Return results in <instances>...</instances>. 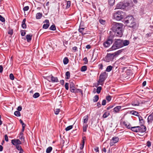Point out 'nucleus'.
Returning <instances> with one entry per match:
<instances>
[{"label": "nucleus", "mask_w": 153, "mask_h": 153, "mask_svg": "<svg viewBox=\"0 0 153 153\" xmlns=\"http://www.w3.org/2000/svg\"><path fill=\"white\" fill-rule=\"evenodd\" d=\"M123 24L114 22L112 25L111 30L117 36L121 37L123 35Z\"/></svg>", "instance_id": "1"}, {"label": "nucleus", "mask_w": 153, "mask_h": 153, "mask_svg": "<svg viewBox=\"0 0 153 153\" xmlns=\"http://www.w3.org/2000/svg\"><path fill=\"white\" fill-rule=\"evenodd\" d=\"M125 24L128 27L136 28V23L134 19L132 16H128L126 17L124 20Z\"/></svg>", "instance_id": "2"}, {"label": "nucleus", "mask_w": 153, "mask_h": 153, "mask_svg": "<svg viewBox=\"0 0 153 153\" xmlns=\"http://www.w3.org/2000/svg\"><path fill=\"white\" fill-rule=\"evenodd\" d=\"M122 40L115 39L111 49L112 50H114L121 48L122 47Z\"/></svg>", "instance_id": "3"}, {"label": "nucleus", "mask_w": 153, "mask_h": 153, "mask_svg": "<svg viewBox=\"0 0 153 153\" xmlns=\"http://www.w3.org/2000/svg\"><path fill=\"white\" fill-rule=\"evenodd\" d=\"M131 130L135 132L143 133L146 130V128L145 126H136L132 127Z\"/></svg>", "instance_id": "4"}, {"label": "nucleus", "mask_w": 153, "mask_h": 153, "mask_svg": "<svg viewBox=\"0 0 153 153\" xmlns=\"http://www.w3.org/2000/svg\"><path fill=\"white\" fill-rule=\"evenodd\" d=\"M114 37V35L111 34L108 37L106 40L103 44V45L105 48L109 47L112 43Z\"/></svg>", "instance_id": "5"}, {"label": "nucleus", "mask_w": 153, "mask_h": 153, "mask_svg": "<svg viewBox=\"0 0 153 153\" xmlns=\"http://www.w3.org/2000/svg\"><path fill=\"white\" fill-rule=\"evenodd\" d=\"M106 78L107 75L106 72L101 73L100 75L99 79L97 83V86H96L97 87L99 85H102Z\"/></svg>", "instance_id": "6"}, {"label": "nucleus", "mask_w": 153, "mask_h": 153, "mask_svg": "<svg viewBox=\"0 0 153 153\" xmlns=\"http://www.w3.org/2000/svg\"><path fill=\"white\" fill-rule=\"evenodd\" d=\"M124 15V13L123 11L121 10H118L114 13V17L116 20L120 21L123 18Z\"/></svg>", "instance_id": "7"}, {"label": "nucleus", "mask_w": 153, "mask_h": 153, "mask_svg": "<svg viewBox=\"0 0 153 153\" xmlns=\"http://www.w3.org/2000/svg\"><path fill=\"white\" fill-rule=\"evenodd\" d=\"M113 53H107L105 57L103 58L104 60L106 62L112 61L115 56Z\"/></svg>", "instance_id": "8"}, {"label": "nucleus", "mask_w": 153, "mask_h": 153, "mask_svg": "<svg viewBox=\"0 0 153 153\" xmlns=\"http://www.w3.org/2000/svg\"><path fill=\"white\" fill-rule=\"evenodd\" d=\"M86 30V27H84L83 26L81 25V24H80L78 30L79 33H81L82 36H84L87 33V31Z\"/></svg>", "instance_id": "9"}, {"label": "nucleus", "mask_w": 153, "mask_h": 153, "mask_svg": "<svg viewBox=\"0 0 153 153\" xmlns=\"http://www.w3.org/2000/svg\"><path fill=\"white\" fill-rule=\"evenodd\" d=\"M119 140V138L118 137H113L111 140V141L110 143V145L111 146H113L115 143H117Z\"/></svg>", "instance_id": "10"}, {"label": "nucleus", "mask_w": 153, "mask_h": 153, "mask_svg": "<svg viewBox=\"0 0 153 153\" xmlns=\"http://www.w3.org/2000/svg\"><path fill=\"white\" fill-rule=\"evenodd\" d=\"M123 5L124 7V9H125L126 7L129 6L130 4H132V6H133V3L131 0H128L126 1H125L123 2Z\"/></svg>", "instance_id": "11"}, {"label": "nucleus", "mask_w": 153, "mask_h": 153, "mask_svg": "<svg viewBox=\"0 0 153 153\" xmlns=\"http://www.w3.org/2000/svg\"><path fill=\"white\" fill-rule=\"evenodd\" d=\"M11 143L13 145L15 146L16 147L17 146H19V145L21 144V141L19 139L12 140H11Z\"/></svg>", "instance_id": "12"}, {"label": "nucleus", "mask_w": 153, "mask_h": 153, "mask_svg": "<svg viewBox=\"0 0 153 153\" xmlns=\"http://www.w3.org/2000/svg\"><path fill=\"white\" fill-rule=\"evenodd\" d=\"M51 78L50 80L49 81V82H59L58 79L57 77H54L51 74V76H48V78Z\"/></svg>", "instance_id": "13"}, {"label": "nucleus", "mask_w": 153, "mask_h": 153, "mask_svg": "<svg viewBox=\"0 0 153 153\" xmlns=\"http://www.w3.org/2000/svg\"><path fill=\"white\" fill-rule=\"evenodd\" d=\"M153 122V112L148 116L147 118V122L150 124Z\"/></svg>", "instance_id": "14"}, {"label": "nucleus", "mask_w": 153, "mask_h": 153, "mask_svg": "<svg viewBox=\"0 0 153 153\" xmlns=\"http://www.w3.org/2000/svg\"><path fill=\"white\" fill-rule=\"evenodd\" d=\"M117 8L119 9H124V7L123 2H120L117 5Z\"/></svg>", "instance_id": "15"}, {"label": "nucleus", "mask_w": 153, "mask_h": 153, "mask_svg": "<svg viewBox=\"0 0 153 153\" xmlns=\"http://www.w3.org/2000/svg\"><path fill=\"white\" fill-rule=\"evenodd\" d=\"M131 105L134 106H138L140 105V102L138 100H136L132 102Z\"/></svg>", "instance_id": "16"}, {"label": "nucleus", "mask_w": 153, "mask_h": 153, "mask_svg": "<svg viewBox=\"0 0 153 153\" xmlns=\"http://www.w3.org/2000/svg\"><path fill=\"white\" fill-rule=\"evenodd\" d=\"M124 50V49H123L119 50L113 53L115 57L117 56L120 54L122 52H123Z\"/></svg>", "instance_id": "17"}, {"label": "nucleus", "mask_w": 153, "mask_h": 153, "mask_svg": "<svg viewBox=\"0 0 153 153\" xmlns=\"http://www.w3.org/2000/svg\"><path fill=\"white\" fill-rule=\"evenodd\" d=\"M123 124L126 127V128L131 129V128L132 127L131 126V125L130 123H128L124 121L123 123Z\"/></svg>", "instance_id": "18"}, {"label": "nucleus", "mask_w": 153, "mask_h": 153, "mask_svg": "<svg viewBox=\"0 0 153 153\" xmlns=\"http://www.w3.org/2000/svg\"><path fill=\"white\" fill-rule=\"evenodd\" d=\"M76 88L74 83H71L70 85V90L72 93H73Z\"/></svg>", "instance_id": "19"}, {"label": "nucleus", "mask_w": 153, "mask_h": 153, "mask_svg": "<svg viewBox=\"0 0 153 153\" xmlns=\"http://www.w3.org/2000/svg\"><path fill=\"white\" fill-rule=\"evenodd\" d=\"M129 41L128 40H122V47L124 46L128 45L129 44Z\"/></svg>", "instance_id": "20"}, {"label": "nucleus", "mask_w": 153, "mask_h": 153, "mask_svg": "<svg viewBox=\"0 0 153 153\" xmlns=\"http://www.w3.org/2000/svg\"><path fill=\"white\" fill-rule=\"evenodd\" d=\"M121 109V106H118L115 107L113 109V111L115 113H118Z\"/></svg>", "instance_id": "21"}, {"label": "nucleus", "mask_w": 153, "mask_h": 153, "mask_svg": "<svg viewBox=\"0 0 153 153\" xmlns=\"http://www.w3.org/2000/svg\"><path fill=\"white\" fill-rule=\"evenodd\" d=\"M32 37V35L31 34H27L26 36V39L28 42H29L31 41Z\"/></svg>", "instance_id": "22"}, {"label": "nucleus", "mask_w": 153, "mask_h": 153, "mask_svg": "<svg viewBox=\"0 0 153 153\" xmlns=\"http://www.w3.org/2000/svg\"><path fill=\"white\" fill-rule=\"evenodd\" d=\"M26 21V19L25 18L23 19L22 22V27L24 29H25L26 28V25L25 23Z\"/></svg>", "instance_id": "23"}, {"label": "nucleus", "mask_w": 153, "mask_h": 153, "mask_svg": "<svg viewBox=\"0 0 153 153\" xmlns=\"http://www.w3.org/2000/svg\"><path fill=\"white\" fill-rule=\"evenodd\" d=\"M16 148L19 151V153H23L24 152V150L22 148L21 146H17Z\"/></svg>", "instance_id": "24"}, {"label": "nucleus", "mask_w": 153, "mask_h": 153, "mask_svg": "<svg viewBox=\"0 0 153 153\" xmlns=\"http://www.w3.org/2000/svg\"><path fill=\"white\" fill-rule=\"evenodd\" d=\"M42 16V13H38L36 14V17L37 19H41Z\"/></svg>", "instance_id": "25"}, {"label": "nucleus", "mask_w": 153, "mask_h": 153, "mask_svg": "<svg viewBox=\"0 0 153 153\" xmlns=\"http://www.w3.org/2000/svg\"><path fill=\"white\" fill-rule=\"evenodd\" d=\"M80 93L82 95H83V92L82 90L81 89H79L77 88H75V91H74L73 93Z\"/></svg>", "instance_id": "26"}, {"label": "nucleus", "mask_w": 153, "mask_h": 153, "mask_svg": "<svg viewBox=\"0 0 153 153\" xmlns=\"http://www.w3.org/2000/svg\"><path fill=\"white\" fill-rule=\"evenodd\" d=\"M88 115H86L83 117V122L84 123H86L88 121Z\"/></svg>", "instance_id": "27"}, {"label": "nucleus", "mask_w": 153, "mask_h": 153, "mask_svg": "<svg viewBox=\"0 0 153 153\" xmlns=\"http://www.w3.org/2000/svg\"><path fill=\"white\" fill-rule=\"evenodd\" d=\"M19 138L22 141H24V137L23 136V134L22 131H21L20 133Z\"/></svg>", "instance_id": "28"}, {"label": "nucleus", "mask_w": 153, "mask_h": 153, "mask_svg": "<svg viewBox=\"0 0 153 153\" xmlns=\"http://www.w3.org/2000/svg\"><path fill=\"white\" fill-rule=\"evenodd\" d=\"M69 62V59L68 57H65L63 60V63L64 65L67 64Z\"/></svg>", "instance_id": "29"}, {"label": "nucleus", "mask_w": 153, "mask_h": 153, "mask_svg": "<svg viewBox=\"0 0 153 153\" xmlns=\"http://www.w3.org/2000/svg\"><path fill=\"white\" fill-rule=\"evenodd\" d=\"M110 114V113L108 111H106L103 114L102 117L104 118L107 117Z\"/></svg>", "instance_id": "30"}, {"label": "nucleus", "mask_w": 153, "mask_h": 153, "mask_svg": "<svg viewBox=\"0 0 153 153\" xmlns=\"http://www.w3.org/2000/svg\"><path fill=\"white\" fill-rule=\"evenodd\" d=\"M99 99L98 95L95 96L93 98V101L94 102H96L98 101Z\"/></svg>", "instance_id": "31"}, {"label": "nucleus", "mask_w": 153, "mask_h": 153, "mask_svg": "<svg viewBox=\"0 0 153 153\" xmlns=\"http://www.w3.org/2000/svg\"><path fill=\"white\" fill-rule=\"evenodd\" d=\"M131 113L133 115L137 116H139V114L137 112L134 111H132L131 112Z\"/></svg>", "instance_id": "32"}, {"label": "nucleus", "mask_w": 153, "mask_h": 153, "mask_svg": "<svg viewBox=\"0 0 153 153\" xmlns=\"http://www.w3.org/2000/svg\"><path fill=\"white\" fill-rule=\"evenodd\" d=\"M99 22L103 25H104L106 24V21L102 19H100L99 20Z\"/></svg>", "instance_id": "33"}, {"label": "nucleus", "mask_w": 153, "mask_h": 153, "mask_svg": "<svg viewBox=\"0 0 153 153\" xmlns=\"http://www.w3.org/2000/svg\"><path fill=\"white\" fill-rule=\"evenodd\" d=\"M51 30L55 31L56 30V27L55 25H52L49 28Z\"/></svg>", "instance_id": "34"}, {"label": "nucleus", "mask_w": 153, "mask_h": 153, "mask_svg": "<svg viewBox=\"0 0 153 153\" xmlns=\"http://www.w3.org/2000/svg\"><path fill=\"white\" fill-rule=\"evenodd\" d=\"M113 67L111 65L107 66L106 71L107 72H109L112 69Z\"/></svg>", "instance_id": "35"}, {"label": "nucleus", "mask_w": 153, "mask_h": 153, "mask_svg": "<svg viewBox=\"0 0 153 153\" xmlns=\"http://www.w3.org/2000/svg\"><path fill=\"white\" fill-rule=\"evenodd\" d=\"M87 70V66L86 65H84L81 68V71L82 72H84L86 71Z\"/></svg>", "instance_id": "36"}, {"label": "nucleus", "mask_w": 153, "mask_h": 153, "mask_svg": "<svg viewBox=\"0 0 153 153\" xmlns=\"http://www.w3.org/2000/svg\"><path fill=\"white\" fill-rule=\"evenodd\" d=\"M115 0H108L109 4L111 6H112L114 3Z\"/></svg>", "instance_id": "37"}, {"label": "nucleus", "mask_w": 153, "mask_h": 153, "mask_svg": "<svg viewBox=\"0 0 153 153\" xmlns=\"http://www.w3.org/2000/svg\"><path fill=\"white\" fill-rule=\"evenodd\" d=\"M85 140H82V144H80V149H83L84 144H85Z\"/></svg>", "instance_id": "38"}, {"label": "nucleus", "mask_w": 153, "mask_h": 153, "mask_svg": "<svg viewBox=\"0 0 153 153\" xmlns=\"http://www.w3.org/2000/svg\"><path fill=\"white\" fill-rule=\"evenodd\" d=\"M140 121V126H144V125L145 123V121L143 119H141Z\"/></svg>", "instance_id": "39"}, {"label": "nucleus", "mask_w": 153, "mask_h": 153, "mask_svg": "<svg viewBox=\"0 0 153 153\" xmlns=\"http://www.w3.org/2000/svg\"><path fill=\"white\" fill-rule=\"evenodd\" d=\"M8 33V34L12 35L13 33V30L11 28H9Z\"/></svg>", "instance_id": "40"}, {"label": "nucleus", "mask_w": 153, "mask_h": 153, "mask_svg": "<svg viewBox=\"0 0 153 153\" xmlns=\"http://www.w3.org/2000/svg\"><path fill=\"white\" fill-rule=\"evenodd\" d=\"M65 76H66V79H69L70 76V73L69 71H67L66 72Z\"/></svg>", "instance_id": "41"}, {"label": "nucleus", "mask_w": 153, "mask_h": 153, "mask_svg": "<svg viewBox=\"0 0 153 153\" xmlns=\"http://www.w3.org/2000/svg\"><path fill=\"white\" fill-rule=\"evenodd\" d=\"M40 96L39 94L38 93L36 92L33 95V97L35 98H36L39 97Z\"/></svg>", "instance_id": "42"}, {"label": "nucleus", "mask_w": 153, "mask_h": 153, "mask_svg": "<svg viewBox=\"0 0 153 153\" xmlns=\"http://www.w3.org/2000/svg\"><path fill=\"white\" fill-rule=\"evenodd\" d=\"M14 114L17 117H20L21 116L20 112L18 111H15L14 113Z\"/></svg>", "instance_id": "43"}, {"label": "nucleus", "mask_w": 153, "mask_h": 153, "mask_svg": "<svg viewBox=\"0 0 153 153\" xmlns=\"http://www.w3.org/2000/svg\"><path fill=\"white\" fill-rule=\"evenodd\" d=\"M88 127V125L86 124L84 125L83 126V131L85 132L87 131V129Z\"/></svg>", "instance_id": "44"}, {"label": "nucleus", "mask_w": 153, "mask_h": 153, "mask_svg": "<svg viewBox=\"0 0 153 153\" xmlns=\"http://www.w3.org/2000/svg\"><path fill=\"white\" fill-rule=\"evenodd\" d=\"M103 65L102 63H100L98 65V67L100 70H102L103 69Z\"/></svg>", "instance_id": "45"}, {"label": "nucleus", "mask_w": 153, "mask_h": 153, "mask_svg": "<svg viewBox=\"0 0 153 153\" xmlns=\"http://www.w3.org/2000/svg\"><path fill=\"white\" fill-rule=\"evenodd\" d=\"M102 89V88L101 86L98 87L97 89V94H99L100 93L101 90Z\"/></svg>", "instance_id": "46"}, {"label": "nucleus", "mask_w": 153, "mask_h": 153, "mask_svg": "<svg viewBox=\"0 0 153 153\" xmlns=\"http://www.w3.org/2000/svg\"><path fill=\"white\" fill-rule=\"evenodd\" d=\"M73 126L71 125L69 126L68 127H67L65 129V130L66 131H67L70 130L71 129L73 128Z\"/></svg>", "instance_id": "47"}, {"label": "nucleus", "mask_w": 153, "mask_h": 153, "mask_svg": "<svg viewBox=\"0 0 153 153\" xmlns=\"http://www.w3.org/2000/svg\"><path fill=\"white\" fill-rule=\"evenodd\" d=\"M111 97L110 95H108L106 97V99L107 100L108 102H110L111 99Z\"/></svg>", "instance_id": "48"}, {"label": "nucleus", "mask_w": 153, "mask_h": 153, "mask_svg": "<svg viewBox=\"0 0 153 153\" xmlns=\"http://www.w3.org/2000/svg\"><path fill=\"white\" fill-rule=\"evenodd\" d=\"M71 2L70 1H67L66 4V8H69L71 6Z\"/></svg>", "instance_id": "49"}, {"label": "nucleus", "mask_w": 153, "mask_h": 153, "mask_svg": "<svg viewBox=\"0 0 153 153\" xmlns=\"http://www.w3.org/2000/svg\"><path fill=\"white\" fill-rule=\"evenodd\" d=\"M25 31V30H21L20 32H21V35L22 36H24L25 35V34H26Z\"/></svg>", "instance_id": "50"}, {"label": "nucleus", "mask_w": 153, "mask_h": 153, "mask_svg": "<svg viewBox=\"0 0 153 153\" xmlns=\"http://www.w3.org/2000/svg\"><path fill=\"white\" fill-rule=\"evenodd\" d=\"M83 60L84 61V64H86L88 62V60L87 57H85L83 58Z\"/></svg>", "instance_id": "51"}, {"label": "nucleus", "mask_w": 153, "mask_h": 153, "mask_svg": "<svg viewBox=\"0 0 153 153\" xmlns=\"http://www.w3.org/2000/svg\"><path fill=\"white\" fill-rule=\"evenodd\" d=\"M10 78L12 80H13L14 79V76L12 74H10L9 76Z\"/></svg>", "instance_id": "52"}, {"label": "nucleus", "mask_w": 153, "mask_h": 153, "mask_svg": "<svg viewBox=\"0 0 153 153\" xmlns=\"http://www.w3.org/2000/svg\"><path fill=\"white\" fill-rule=\"evenodd\" d=\"M59 109H56L54 110L55 114L56 115H57L59 114Z\"/></svg>", "instance_id": "53"}, {"label": "nucleus", "mask_w": 153, "mask_h": 153, "mask_svg": "<svg viewBox=\"0 0 153 153\" xmlns=\"http://www.w3.org/2000/svg\"><path fill=\"white\" fill-rule=\"evenodd\" d=\"M29 7L28 6H26L23 8V10L24 11H27L29 9Z\"/></svg>", "instance_id": "54"}, {"label": "nucleus", "mask_w": 153, "mask_h": 153, "mask_svg": "<svg viewBox=\"0 0 153 153\" xmlns=\"http://www.w3.org/2000/svg\"><path fill=\"white\" fill-rule=\"evenodd\" d=\"M0 21L2 22H4L5 21L4 18L1 15H0Z\"/></svg>", "instance_id": "55"}, {"label": "nucleus", "mask_w": 153, "mask_h": 153, "mask_svg": "<svg viewBox=\"0 0 153 153\" xmlns=\"http://www.w3.org/2000/svg\"><path fill=\"white\" fill-rule=\"evenodd\" d=\"M65 89L67 90H68L69 89V83H66L65 85Z\"/></svg>", "instance_id": "56"}, {"label": "nucleus", "mask_w": 153, "mask_h": 153, "mask_svg": "<svg viewBox=\"0 0 153 153\" xmlns=\"http://www.w3.org/2000/svg\"><path fill=\"white\" fill-rule=\"evenodd\" d=\"M43 28L44 29H47L48 28V23L44 24L43 26Z\"/></svg>", "instance_id": "57"}, {"label": "nucleus", "mask_w": 153, "mask_h": 153, "mask_svg": "<svg viewBox=\"0 0 153 153\" xmlns=\"http://www.w3.org/2000/svg\"><path fill=\"white\" fill-rule=\"evenodd\" d=\"M151 142L150 141H148L146 143V146L148 147H150L151 146Z\"/></svg>", "instance_id": "58"}, {"label": "nucleus", "mask_w": 153, "mask_h": 153, "mask_svg": "<svg viewBox=\"0 0 153 153\" xmlns=\"http://www.w3.org/2000/svg\"><path fill=\"white\" fill-rule=\"evenodd\" d=\"M19 122L20 123L22 124V126H25V124L23 122L22 120L21 119L19 120Z\"/></svg>", "instance_id": "59"}, {"label": "nucleus", "mask_w": 153, "mask_h": 153, "mask_svg": "<svg viewBox=\"0 0 153 153\" xmlns=\"http://www.w3.org/2000/svg\"><path fill=\"white\" fill-rule=\"evenodd\" d=\"M22 107L20 106H19L18 107L17 110H18V111H20L22 110Z\"/></svg>", "instance_id": "60"}, {"label": "nucleus", "mask_w": 153, "mask_h": 153, "mask_svg": "<svg viewBox=\"0 0 153 153\" xmlns=\"http://www.w3.org/2000/svg\"><path fill=\"white\" fill-rule=\"evenodd\" d=\"M106 104V101L105 100H103L102 104V105H105Z\"/></svg>", "instance_id": "61"}, {"label": "nucleus", "mask_w": 153, "mask_h": 153, "mask_svg": "<svg viewBox=\"0 0 153 153\" xmlns=\"http://www.w3.org/2000/svg\"><path fill=\"white\" fill-rule=\"evenodd\" d=\"M4 139L5 140L6 142H8V138L7 136V134H6L4 136Z\"/></svg>", "instance_id": "62"}, {"label": "nucleus", "mask_w": 153, "mask_h": 153, "mask_svg": "<svg viewBox=\"0 0 153 153\" xmlns=\"http://www.w3.org/2000/svg\"><path fill=\"white\" fill-rule=\"evenodd\" d=\"M94 151L96 152H99V147H96L94 149Z\"/></svg>", "instance_id": "63"}, {"label": "nucleus", "mask_w": 153, "mask_h": 153, "mask_svg": "<svg viewBox=\"0 0 153 153\" xmlns=\"http://www.w3.org/2000/svg\"><path fill=\"white\" fill-rule=\"evenodd\" d=\"M52 150V148L51 146L48 147V153L51 152Z\"/></svg>", "instance_id": "64"}]
</instances>
